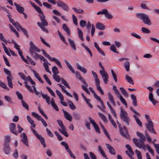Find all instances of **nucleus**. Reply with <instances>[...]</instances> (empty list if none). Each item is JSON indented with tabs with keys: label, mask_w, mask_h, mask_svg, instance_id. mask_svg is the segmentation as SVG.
<instances>
[{
	"label": "nucleus",
	"mask_w": 159,
	"mask_h": 159,
	"mask_svg": "<svg viewBox=\"0 0 159 159\" xmlns=\"http://www.w3.org/2000/svg\"><path fill=\"white\" fill-rule=\"evenodd\" d=\"M108 98L110 101L112 103L113 106H116V103L114 100L113 97L112 95L110 93H108Z\"/></svg>",
	"instance_id": "29"
},
{
	"label": "nucleus",
	"mask_w": 159,
	"mask_h": 159,
	"mask_svg": "<svg viewBox=\"0 0 159 159\" xmlns=\"http://www.w3.org/2000/svg\"><path fill=\"white\" fill-rule=\"evenodd\" d=\"M136 16L137 18L142 20L144 24L148 25H151L152 22L148 15L144 13H138L136 14Z\"/></svg>",
	"instance_id": "2"
},
{
	"label": "nucleus",
	"mask_w": 159,
	"mask_h": 159,
	"mask_svg": "<svg viewBox=\"0 0 159 159\" xmlns=\"http://www.w3.org/2000/svg\"><path fill=\"white\" fill-rule=\"evenodd\" d=\"M27 119L28 121L31 124L32 126L34 127L35 128L36 126V124L34 123V121L31 119V117L29 116H27Z\"/></svg>",
	"instance_id": "30"
},
{
	"label": "nucleus",
	"mask_w": 159,
	"mask_h": 159,
	"mask_svg": "<svg viewBox=\"0 0 159 159\" xmlns=\"http://www.w3.org/2000/svg\"><path fill=\"white\" fill-rule=\"evenodd\" d=\"M43 66L44 67L45 70L51 74V72L49 70L48 68V62H44L43 64Z\"/></svg>",
	"instance_id": "49"
},
{
	"label": "nucleus",
	"mask_w": 159,
	"mask_h": 159,
	"mask_svg": "<svg viewBox=\"0 0 159 159\" xmlns=\"http://www.w3.org/2000/svg\"><path fill=\"white\" fill-rule=\"evenodd\" d=\"M76 77L83 82L85 86H88L87 83L85 81V80L81 76L80 73L76 72Z\"/></svg>",
	"instance_id": "17"
},
{
	"label": "nucleus",
	"mask_w": 159,
	"mask_h": 159,
	"mask_svg": "<svg viewBox=\"0 0 159 159\" xmlns=\"http://www.w3.org/2000/svg\"><path fill=\"white\" fill-rule=\"evenodd\" d=\"M94 80H95V84L97 87V89L99 91L100 93L102 95H104V93L103 91L101 88L100 86L99 85L100 81L99 78H98L94 79Z\"/></svg>",
	"instance_id": "13"
},
{
	"label": "nucleus",
	"mask_w": 159,
	"mask_h": 159,
	"mask_svg": "<svg viewBox=\"0 0 159 159\" xmlns=\"http://www.w3.org/2000/svg\"><path fill=\"white\" fill-rule=\"evenodd\" d=\"M3 151L6 155H9L10 153V150L9 145H3Z\"/></svg>",
	"instance_id": "18"
},
{
	"label": "nucleus",
	"mask_w": 159,
	"mask_h": 159,
	"mask_svg": "<svg viewBox=\"0 0 159 159\" xmlns=\"http://www.w3.org/2000/svg\"><path fill=\"white\" fill-rule=\"evenodd\" d=\"M30 48L29 51L31 56L36 59H39L40 60H46L42 56L34 52H40V50L35 46L32 41H31L30 42Z\"/></svg>",
	"instance_id": "1"
},
{
	"label": "nucleus",
	"mask_w": 159,
	"mask_h": 159,
	"mask_svg": "<svg viewBox=\"0 0 159 159\" xmlns=\"http://www.w3.org/2000/svg\"><path fill=\"white\" fill-rule=\"evenodd\" d=\"M34 8L35 9V10L38 12L40 14L39 15H44L43 11L39 7L36 5V6H35V7Z\"/></svg>",
	"instance_id": "36"
},
{
	"label": "nucleus",
	"mask_w": 159,
	"mask_h": 159,
	"mask_svg": "<svg viewBox=\"0 0 159 159\" xmlns=\"http://www.w3.org/2000/svg\"><path fill=\"white\" fill-rule=\"evenodd\" d=\"M130 96L132 100L133 105L134 106H137L138 104L137 103L136 98L135 96L133 94H132Z\"/></svg>",
	"instance_id": "25"
},
{
	"label": "nucleus",
	"mask_w": 159,
	"mask_h": 159,
	"mask_svg": "<svg viewBox=\"0 0 159 159\" xmlns=\"http://www.w3.org/2000/svg\"><path fill=\"white\" fill-rule=\"evenodd\" d=\"M77 67L79 70L84 73L85 74L86 73L87 70L85 68L80 66L78 63L77 64Z\"/></svg>",
	"instance_id": "32"
},
{
	"label": "nucleus",
	"mask_w": 159,
	"mask_h": 159,
	"mask_svg": "<svg viewBox=\"0 0 159 159\" xmlns=\"http://www.w3.org/2000/svg\"><path fill=\"white\" fill-rule=\"evenodd\" d=\"M98 150L103 157H106L107 156L103 152L102 148L100 145L98 146Z\"/></svg>",
	"instance_id": "37"
},
{
	"label": "nucleus",
	"mask_w": 159,
	"mask_h": 159,
	"mask_svg": "<svg viewBox=\"0 0 159 159\" xmlns=\"http://www.w3.org/2000/svg\"><path fill=\"white\" fill-rule=\"evenodd\" d=\"M149 99L154 105H155L156 103L158 102V101L153 98V94L152 92H150L149 96Z\"/></svg>",
	"instance_id": "22"
},
{
	"label": "nucleus",
	"mask_w": 159,
	"mask_h": 159,
	"mask_svg": "<svg viewBox=\"0 0 159 159\" xmlns=\"http://www.w3.org/2000/svg\"><path fill=\"white\" fill-rule=\"evenodd\" d=\"M41 22H38L37 23V24L39 26H47L48 25V22L47 20L45 19V15H39Z\"/></svg>",
	"instance_id": "5"
},
{
	"label": "nucleus",
	"mask_w": 159,
	"mask_h": 159,
	"mask_svg": "<svg viewBox=\"0 0 159 159\" xmlns=\"http://www.w3.org/2000/svg\"><path fill=\"white\" fill-rule=\"evenodd\" d=\"M73 116L74 118L76 120L79 119L80 118V117L79 114L76 112H73Z\"/></svg>",
	"instance_id": "63"
},
{
	"label": "nucleus",
	"mask_w": 159,
	"mask_h": 159,
	"mask_svg": "<svg viewBox=\"0 0 159 159\" xmlns=\"http://www.w3.org/2000/svg\"><path fill=\"white\" fill-rule=\"evenodd\" d=\"M61 88L62 91L64 93H65L67 95L70 97H72V95H71L70 93L68 92L66 90V88L64 86H63Z\"/></svg>",
	"instance_id": "48"
},
{
	"label": "nucleus",
	"mask_w": 159,
	"mask_h": 159,
	"mask_svg": "<svg viewBox=\"0 0 159 159\" xmlns=\"http://www.w3.org/2000/svg\"><path fill=\"white\" fill-rule=\"evenodd\" d=\"M65 63L66 64L67 67H68L69 69L72 71V72L73 73H75V72L74 69L72 68V66L70 65V64L66 60L65 61Z\"/></svg>",
	"instance_id": "43"
},
{
	"label": "nucleus",
	"mask_w": 159,
	"mask_h": 159,
	"mask_svg": "<svg viewBox=\"0 0 159 159\" xmlns=\"http://www.w3.org/2000/svg\"><path fill=\"white\" fill-rule=\"evenodd\" d=\"M120 117L121 120L126 125H129L130 121V118L128 116L127 112L124 110L122 108L120 109Z\"/></svg>",
	"instance_id": "3"
},
{
	"label": "nucleus",
	"mask_w": 159,
	"mask_h": 159,
	"mask_svg": "<svg viewBox=\"0 0 159 159\" xmlns=\"http://www.w3.org/2000/svg\"><path fill=\"white\" fill-rule=\"evenodd\" d=\"M126 148L128 150L129 152L128 151H126V153L131 158L133 159V157L132 155L134 154V152L132 150V148L130 147V146L129 144H127L125 145Z\"/></svg>",
	"instance_id": "10"
},
{
	"label": "nucleus",
	"mask_w": 159,
	"mask_h": 159,
	"mask_svg": "<svg viewBox=\"0 0 159 159\" xmlns=\"http://www.w3.org/2000/svg\"><path fill=\"white\" fill-rule=\"evenodd\" d=\"M111 73L115 81L116 82L117 81L116 75L113 70H111Z\"/></svg>",
	"instance_id": "56"
},
{
	"label": "nucleus",
	"mask_w": 159,
	"mask_h": 159,
	"mask_svg": "<svg viewBox=\"0 0 159 159\" xmlns=\"http://www.w3.org/2000/svg\"><path fill=\"white\" fill-rule=\"evenodd\" d=\"M62 111L64 114L65 118L70 122L71 121L72 119V117L71 114L63 109H62Z\"/></svg>",
	"instance_id": "16"
},
{
	"label": "nucleus",
	"mask_w": 159,
	"mask_h": 159,
	"mask_svg": "<svg viewBox=\"0 0 159 159\" xmlns=\"http://www.w3.org/2000/svg\"><path fill=\"white\" fill-rule=\"evenodd\" d=\"M11 140L10 136H7L5 137V142L4 145H9V143Z\"/></svg>",
	"instance_id": "39"
},
{
	"label": "nucleus",
	"mask_w": 159,
	"mask_h": 159,
	"mask_svg": "<svg viewBox=\"0 0 159 159\" xmlns=\"http://www.w3.org/2000/svg\"><path fill=\"white\" fill-rule=\"evenodd\" d=\"M54 134H55V135H56V136L57 137L59 141H61L63 140V138L62 137V136H61V135L59 134V133L57 132V131H55L54 132Z\"/></svg>",
	"instance_id": "61"
},
{
	"label": "nucleus",
	"mask_w": 159,
	"mask_h": 159,
	"mask_svg": "<svg viewBox=\"0 0 159 159\" xmlns=\"http://www.w3.org/2000/svg\"><path fill=\"white\" fill-rule=\"evenodd\" d=\"M146 127L147 129L150 132L153 133L155 134H157V133L155 131L153 126V123L151 120H149L148 121V123L145 124Z\"/></svg>",
	"instance_id": "6"
},
{
	"label": "nucleus",
	"mask_w": 159,
	"mask_h": 159,
	"mask_svg": "<svg viewBox=\"0 0 159 159\" xmlns=\"http://www.w3.org/2000/svg\"><path fill=\"white\" fill-rule=\"evenodd\" d=\"M10 130L11 133L15 135H17L18 134L16 129V125L14 123H11L10 125Z\"/></svg>",
	"instance_id": "14"
},
{
	"label": "nucleus",
	"mask_w": 159,
	"mask_h": 159,
	"mask_svg": "<svg viewBox=\"0 0 159 159\" xmlns=\"http://www.w3.org/2000/svg\"><path fill=\"white\" fill-rule=\"evenodd\" d=\"M61 88L62 91L64 93H65L67 95L70 97H72V95H71L70 93L68 92L66 90V88L64 86H63Z\"/></svg>",
	"instance_id": "47"
},
{
	"label": "nucleus",
	"mask_w": 159,
	"mask_h": 159,
	"mask_svg": "<svg viewBox=\"0 0 159 159\" xmlns=\"http://www.w3.org/2000/svg\"><path fill=\"white\" fill-rule=\"evenodd\" d=\"M72 9L75 11L78 14H83L84 12L83 10L80 8L78 9L75 7H73Z\"/></svg>",
	"instance_id": "42"
},
{
	"label": "nucleus",
	"mask_w": 159,
	"mask_h": 159,
	"mask_svg": "<svg viewBox=\"0 0 159 159\" xmlns=\"http://www.w3.org/2000/svg\"><path fill=\"white\" fill-rule=\"evenodd\" d=\"M120 89L121 91V93L123 94V95H124L126 97L128 96V94L127 92L123 87L120 88Z\"/></svg>",
	"instance_id": "51"
},
{
	"label": "nucleus",
	"mask_w": 159,
	"mask_h": 159,
	"mask_svg": "<svg viewBox=\"0 0 159 159\" xmlns=\"http://www.w3.org/2000/svg\"><path fill=\"white\" fill-rule=\"evenodd\" d=\"M40 141L41 143L43 145V147L45 148L46 147V144L45 142L44 138L42 136H40L39 138H38Z\"/></svg>",
	"instance_id": "34"
},
{
	"label": "nucleus",
	"mask_w": 159,
	"mask_h": 159,
	"mask_svg": "<svg viewBox=\"0 0 159 159\" xmlns=\"http://www.w3.org/2000/svg\"><path fill=\"white\" fill-rule=\"evenodd\" d=\"M119 129L121 135L125 138H128L129 137V133L126 127L125 126H124L123 128Z\"/></svg>",
	"instance_id": "8"
},
{
	"label": "nucleus",
	"mask_w": 159,
	"mask_h": 159,
	"mask_svg": "<svg viewBox=\"0 0 159 159\" xmlns=\"http://www.w3.org/2000/svg\"><path fill=\"white\" fill-rule=\"evenodd\" d=\"M107 148L109 150V152L111 154L115 155L116 152L114 148L109 144H106Z\"/></svg>",
	"instance_id": "19"
},
{
	"label": "nucleus",
	"mask_w": 159,
	"mask_h": 159,
	"mask_svg": "<svg viewBox=\"0 0 159 159\" xmlns=\"http://www.w3.org/2000/svg\"><path fill=\"white\" fill-rule=\"evenodd\" d=\"M60 127L61 128H59L58 129L59 131L66 137H68L69 134L66 131V129L64 125H62L60 126Z\"/></svg>",
	"instance_id": "15"
},
{
	"label": "nucleus",
	"mask_w": 159,
	"mask_h": 159,
	"mask_svg": "<svg viewBox=\"0 0 159 159\" xmlns=\"http://www.w3.org/2000/svg\"><path fill=\"white\" fill-rule=\"evenodd\" d=\"M52 70L53 75L57 74L59 73L58 69L56 66L53 67L52 69Z\"/></svg>",
	"instance_id": "53"
},
{
	"label": "nucleus",
	"mask_w": 159,
	"mask_h": 159,
	"mask_svg": "<svg viewBox=\"0 0 159 159\" xmlns=\"http://www.w3.org/2000/svg\"><path fill=\"white\" fill-rule=\"evenodd\" d=\"M53 79L57 82H59L61 79L60 78V77L59 75H57V74L53 75Z\"/></svg>",
	"instance_id": "44"
},
{
	"label": "nucleus",
	"mask_w": 159,
	"mask_h": 159,
	"mask_svg": "<svg viewBox=\"0 0 159 159\" xmlns=\"http://www.w3.org/2000/svg\"><path fill=\"white\" fill-rule=\"evenodd\" d=\"M125 79L127 81L132 84H134V82L133 79L130 76H129L128 75L125 76Z\"/></svg>",
	"instance_id": "31"
},
{
	"label": "nucleus",
	"mask_w": 159,
	"mask_h": 159,
	"mask_svg": "<svg viewBox=\"0 0 159 159\" xmlns=\"http://www.w3.org/2000/svg\"><path fill=\"white\" fill-rule=\"evenodd\" d=\"M134 117L136 122L137 124L140 127L142 126V123L139 119V118L135 115H134Z\"/></svg>",
	"instance_id": "38"
},
{
	"label": "nucleus",
	"mask_w": 159,
	"mask_h": 159,
	"mask_svg": "<svg viewBox=\"0 0 159 159\" xmlns=\"http://www.w3.org/2000/svg\"><path fill=\"white\" fill-rule=\"evenodd\" d=\"M14 4L16 8V10L18 11L19 13L21 14L23 13L24 12V9L23 7L19 6V5L16 2L14 3Z\"/></svg>",
	"instance_id": "20"
},
{
	"label": "nucleus",
	"mask_w": 159,
	"mask_h": 159,
	"mask_svg": "<svg viewBox=\"0 0 159 159\" xmlns=\"http://www.w3.org/2000/svg\"><path fill=\"white\" fill-rule=\"evenodd\" d=\"M77 29L78 31V34L79 38L82 41H83L84 40V39L83 37V34L82 31L78 28H77Z\"/></svg>",
	"instance_id": "35"
},
{
	"label": "nucleus",
	"mask_w": 159,
	"mask_h": 159,
	"mask_svg": "<svg viewBox=\"0 0 159 159\" xmlns=\"http://www.w3.org/2000/svg\"><path fill=\"white\" fill-rule=\"evenodd\" d=\"M4 72L7 75H8L7 77V80L8 82V86L11 88H13V84L12 82V79L11 78H12V76L11 75L10 71L7 69L4 68Z\"/></svg>",
	"instance_id": "4"
},
{
	"label": "nucleus",
	"mask_w": 159,
	"mask_h": 159,
	"mask_svg": "<svg viewBox=\"0 0 159 159\" xmlns=\"http://www.w3.org/2000/svg\"><path fill=\"white\" fill-rule=\"evenodd\" d=\"M80 24L81 27H84L86 25L87 23L85 20H81L80 22Z\"/></svg>",
	"instance_id": "64"
},
{
	"label": "nucleus",
	"mask_w": 159,
	"mask_h": 159,
	"mask_svg": "<svg viewBox=\"0 0 159 159\" xmlns=\"http://www.w3.org/2000/svg\"><path fill=\"white\" fill-rule=\"evenodd\" d=\"M62 28L63 30L67 33L68 35L70 34V31L69 28L68 27L66 24H64L62 25Z\"/></svg>",
	"instance_id": "33"
},
{
	"label": "nucleus",
	"mask_w": 159,
	"mask_h": 159,
	"mask_svg": "<svg viewBox=\"0 0 159 159\" xmlns=\"http://www.w3.org/2000/svg\"><path fill=\"white\" fill-rule=\"evenodd\" d=\"M43 77L47 82L49 85H51L52 83L46 74L43 75Z\"/></svg>",
	"instance_id": "62"
},
{
	"label": "nucleus",
	"mask_w": 159,
	"mask_h": 159,
	"mask_svg": "<svg viewBox=\"0 0 159 159\" xmlns=\"http://www.w3.org/2000/svg\"><path fill=\"white\" fill-rule=\"evenodd\" d=\"M42 43L44 44L45 46L48 48H50V45L47 42H46L45 40L42 37H40Z\"/></svg>",
	"instance_id": "59"
},
{
	"label": "nucleus",
	"mask_w": 159,
	"mask_h": 159,
	"mask_svg": "<svg viewBox=\"0 0 159 159\" xmlns=\"http://www.w3.org/2000/svg\"><path fill=\"white\" fill-rule=\"evenodd\" d=\"M124 66L126 71H128L129 69V62L128 61H126L124 64Z\"/></svg>",
	"instance_id": "54"
},
{
	"label": "nucleus",
	"mask_w": 159,
	"mask_h": 159,
	"mask_svg": "<svg viewBox=\"0 0 159 159\" xmlns=\"http://www.w3.org/2000/svg\"><path fill=\"white\" fill-rule=\"evenodd\" d=\"M42 51L43 52V55L49 60H57L56 58H52L49 55L46 53L44 49H42Z\"/></svg>",
	"instance_id": "26"
},
{
	"label": "nucleus",
	"mask_w": 159,
	"mask_h": 159,
	"mask_svg": "<svg viewBox=\"0 0 159 159\" xmlns=\"http://www.w3.org/2000/svg\"><path fill=\"white\" fill-rule=\"evenodd\" d=\"M18 75L20 76L21 78L23 80L26 81H27V77H26L25 75L23 74L21 72H19Z\"/></svg>",
	"instance_id": "57"
},
{
	"label": "nucleus",
	"mask_w": 159,
	"mask_h": 159,
	"mask_svg": "<svg viewBox=\"0 0 159 159\" xmlns=\"http://www.w3.org/2000/svg\"><path fill=\"white\" fill-rule=\"evenodd\" d=\"M40 93L42 98L43 99H45L47 103L49 105L50 104V97L47 94H44L42 92V91H41Z\"/></svg>",
	"instance_id": "21"
},
{
	"label": "nucleus",
	"mask_w": 159,
	"mask_h": 159,
	"mask_svg": "<svg viewBox=\"0 0 159 159\" xmlns=\"http://www.w3.org/2000/svg\"><path fill=\"white\" fill-rule=\"evenodd\" d=\"M18 25L19 29L23 32L24 34L28 38L29 37V35L28 34L27 31L24 28H23L19 23H17Z\"/></svg>",
	"instance_id": "24"
},
{
	"label": "nucleus",
	"mask_w": 159,
	"mask_h": 159,
	"mask_svg": "<svg viewBox=\"0 0 159 159\" xmlns=\"http://www.w3.org/2000/svg\"><path fill=\"white\" fill-rule=\"evenodd\" d=\"M145 134L146 137L148 142H151L152 141V139L151 138L150 136L149 135V134L147 133L146 130L145 131Z\"/></svg>",
	"instance_id": "55"
},
{
	"label": "nucleus",
	"mask_w": 159,
	"mask_h": 159,
	"mask_svg": "<svg viewBox=\"0 0 159 159\" xmlns=\"http://www.w3.org/2000/svg\"><path fill=\"white\" fill-rule=\"evenodd\" d=\"M141 30L143 33L145 34H149L151 33L150 31L145 27H142Z\"/></svg>",
	"instance_id": "50"
},
{
	"label": "nucleus",
	"mask_w": 159,
	"mask_h": 159,
	"mask_svg": "<svg viewBox=\"0 0 159 159\" xmlns=\"http://www.w3.org/2000/svg\"><path fill=\"white\" fill-rule=\"evenodd\" d=\"M61 88L62 91L64 93H65L67 95L70 97H72V95H71L70 93L68 92L66 90V88L64 86H63Z\"/></svg>",
	"instance_id": "46"
},
{
	"label": "nucleus",
	"mask_w": 159,
	"mask_h": 159,
	"mask_svg": "<svg viewBox=\"0 0 159 159\" xmlns=\"http://www.w3.org/2000/svg\"><path fill=\"white\" fill-rule=\"evenodd\" d=\"M94 97L98 101L100 102V103L102 105V107H101L99 105H98L97 107L99 108L102 111H104L105 108V106L104 104L103 101H102L100 97L98 96V95L96 93L94 95Z\"/></svg>",
	"instance_id": "9"
},
{
	"label": "nucleus",
	"mask_w": 159,
	"mask_h": 159,
	"mask_svg": "<svg viewBox=\"0 0 159 159\" xmlns=\"http://www.w3.org/2000/svg\"><path fill=\"white\" fill-rule=\"evenodd\" d=\"M153 143L155 148L156 152L159 155V144H155L154 143Z\"/></svg>",
	"instance_id": "60"
},
{
	"label": "nucleus",
	"mask_w": 159,
	"mask_h": 159,
	"mask_svg": "<svg viewBox=\"0 0 159 159\" xmlns=\"http://www.w3.org/2000/svg\"><path fill=\"white\" fill-rule=\"evenodd\" d=\"M69 106L70 108L72 110H75L76 108V107L74 105L73 103L70 100L68 101Z\"/></svg>",
	"instance_id": "41"
},
{
	"label": "nucleus",
	"mask_w": 159,
	"mask_h": 159,
	"mask_svg": "<svg viewBox=\"0 0 159 159\" xmlns=\"http://www.w3.org/2000/svg\"><path fill=\"white\" fill-rule=\"evenodd\" d=\"M32 115L38 120H40L45 127L47 126V124L45 121L43 119L42 117L35 112H32Z\"/></svg>",
	"instance_id": "7"
},
{
	"label": "nucleus",
	"mask_w": 159,
	"mask_h": 159,
	"mask_svg": "<svg viewBox=\"0 0 159 159\" xmlns=\"http://www.w3.org/2000/svg\"><path fill=\"white\" fill-rule=\"evenodd\" d=\"M21 103L22 106L24 108L27 109V110H29V106L24 100H22L21 101Z\"/></svg>",
	"instance_id": "45"
},
{
	"label": "nucleus",
	"mask_w": 159,
	"mask_h": 159,
	"mask_svg": "<svg viewBox=\"0 0 159 159\" xmlns=\"http://www.w3.org/2000/svg\"><path fill=\"white\" fill-rule=\"evenodd\" d=\"M57 33L60 39L63 42L65 43L66 44H67V43L66 42L64 36L61 34L60 31L59 30H58Z\"/></svg>",
	"instance_id": "40"
},
{
	"label": "nucleus",
	"mask_w": 159,
	"mask_h": 159,
	"mask_svg": "<svg viewBox=\"0 0 159 159\" xmlns=\"http://www.w3.org/2000/svg\"><path fill=\"white\" fill-rule=\"evenodd\" d=\"M21 141L26 146H29L28 143V140L27 138L22 139H21Z\"/></svg>",
	"instance_id": "58"
},
{
	"label": "nucleus",
	"mask_w": 159,
	"mask_h": 159,
	"mask_svg": "<svg viewBox=\"0 0 159 159\" xmlns=\"http://www.w3.org/2000/svg\"><path fill=\"white\" fill-rule=\"evenodd\" d=\"M100 73L101 74L104 83L107 84V83L108 75V74L105 71L100 70Z\"/></svg>",
	"instance_id": "12"
},
{
	"label": "nucleus",
	"mask_w": 159,
	"mask_h": 159,
	"mask_svg": "<svg viewBox=\"0 0 159 159\" xmlns=\"http://www.w3.org/2000/svg\"><path fill=\"white\" fill-rule=\"evenodd\" d=\"M97 29L100 30H104L105 29V26L101 23L98 22L96 25Z\"/></svg>",
	"instance_id": "23"
},
{
	"label": "nucleus",
	"mask_w": 159,
	"mask_h": 159,
	"mask_svg": "<svg viewBox=\"0 0 159 159\" xmlns=\"http://www.w3.org/2000/svg\"><path fill=\"white\" fill-rule=\"evenodd\" d=\"M133 141L134 143L135 144L136 146L139 148H142L144 150H146V148H147V145H146L144 144L143 145H142L140 144V143L138 141V140L137 139L134 138L133 139Z\"/></svg>",
	"instance_id": "11"
},
{
	"label": "nucleus",
	"mask_w": 159,
	"mask_h": 159,
	"mask_svg": "<svg viewBox=\"0 0 159 159\" xmlns=\"http://www.w3.org/2000/svg\"><path fill=\"white\" fill-rule=\"evenodd\" d=\"M98 115L99 116H100V117H101V119L103 120L105 122H107V118L105 116L102 114V113H101L100 112L98 113Z\"/></svg>",
	"instance_id": "52"
},
{
	"label": "nucleus",
	"mask_w": 159,
	"mask_h": 159,
	"mask_svg": "<svg viewBox=\"0 0 159 159\" xmlns=\"http://www.w3.org/2000/svg\"><path fill=\"white\" fill-rule=\"evenodd\" d=\"M136 134L140 137L139 140L146 141V137L143 134L139 132H137Z\"/></svg>",
	"instance_id": "28"
},
{
	"label": "nucleus",
	"mask_w": 159,
	"mask_h": 159,
	"mask_svg": "<svg viewBox=\"0 0 159 159\" xmlns=\"http://www.w3.org/2000/svg\"><path fill=\"white\" fill-rule=\"evenodd\" d=\"M68 40L69 42L71 47L73 48L74 50L75 51L76 50V45L74 42V41L70 38H68Z\"/></svg>",
	"instance_id": "27"
}]
</instances>
